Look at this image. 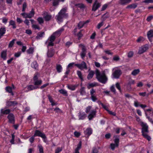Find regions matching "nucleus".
<instances>
[{
  "label": "nucleus",
  "instance_id": "1",
  "mask_svg": "<svg viewBox=\"0 0 153 153\" xmlns=\"http://www.w3.org/2000/svg\"><path fill=\"white\" fill-rule=\"evenodd\" d=\"M67 10V7L62 8L56 16V19L59 23L62 21L63 19L68 17V14L66 13Z\"/></svg>",
  "mask_w": 153,
  "mask_h": 153
},
{
  "label": "nucleus",
  "instance_id": "2",
  "mask_svg": "<svg viewBox=\"0 0 153 153\" xmlns=\"http://www.w3.org/2000/svg\"><path fill=\"white\" fill-rule=\"evenodd\" d=\"M105 70L102 71L101 73L98 70H96V75L98 80L100 82L105 83L106 82L107 78L105 74Z\"/></svg>",
  "mask_w": 153,
  "mask_h": 153
},
{
  "label": "nucleus",
  "instance_id": "3",
  "mask_svg": "<svg viewBox=\"0 0 153 153\" xmlns=\"http://www.w3.org/2000/svg\"><path fill=\"white\" fill-rule=\"evenodd\" d=\"M141 125L142 126V132L143 136L146 138V139L149 141H150L151 139V137L150 136H149L147 134L148 132V126L146 123L142 122L141 123Z\"/></svg>",
  "mask_w": 153,
  "mask_h": 153
},
{
  "label": "nucleus",
  "instance_id": "4",
  "mask_svg": "<svg viewBox=\"0 0 153 153\" xmlns=\"http://www.w3.org/2000/svg\"><path fill=\"white\" fill-rule=\"evenodd\" d=\"M85 111L86 113H89L88 118L89 120H91L96 115V111L95 109H92V107L88 106L86 108Z\"/></svg>",
  "mask_w": 153,
  "mask_h": 153
},
{
  "label": "nucleus",
  "instance_id": "5",
  "mask_svg": "<svg viewBox=\"0 0 153 153\" xmlns=\"http://www.w3.org/2000/svg\"><path fill=\"white\" fill-rule=\"evenodd\" d=\"M39 76V74L38 72L34 74L33 80L34 81V84L35 86H38H38L40 85L42 83V81L40 79H38Z\"/></svg>",
  "mask_w": 153,
  "mask_h": 153
},
{
  "label": "nucleus",
  "instance_id": "6",
  "mask_svg": "<svg viewBox=\"0 0 153 153\" xmlns=\"http://www.w3.org/2000/svg\"><path fill=\"white\" fill-rule=\"evenodd\" d=\"M114 71L112 75L114 78H118L122 74L121 70L118 69L117 68H115L113 69Z\"/></svg>",
  "mask_w": 153,
  "mask_h": 153
},
{
  "label": "nucleus",
  "instance_id": "7",
  "mask_svg": "<svg viewBox=\"0 0 153 153\" xmlns=\"http://www.w3.org/2000/svg\"><path fill=\"white\" fill-rule=\"evenodd\" d=\"M149 45L148 44L143 45L139 48L138 53L140 54H142L146 52L149 49Z\"/></svg>",
  "mask_w": 153,
  "mask_h": 153
},
{
  "label": "nucleus",
  "instance_id": "8",
  "mask_svg": "<svg viewBox=\"0 0 153 153\" xmlns=\"http://www.w3.org/2000/svg\"><path fill=\"white\" fill-rule=\"evenodd\" d=\"M56 37L53 34L46 42V43L48 44V46L53 45V42Z\"/></svg>",
  "mask_w": 153,
  "mask_h": 153
},
{
  "label": "nucleus",
  "instance_id": "9",
  "mask_svg": "<svg viewBox=\"0 0 153 153\" xmlns=\"http://www.w3.org/2000/svg\"><path fill=\"white\" fill-rule=\"evenodd\" d=\"M79 46L81 48L82 51L80 53V55L81 58L84 59L86 54V48L85 46L82 44H80L79 45Z\"/></svg>",
  "mask_w": 153,
  "mask_h": 153
},
{
  "label": "nucleus",
  "instance_id": "10",
  "mask_svg": "<svg viewBox=\"0 0 153 153\" xmlns=\"http://www.w3.org/2000/svg\"><path fill=\"white\" fill-rule=\"evenodd\" d=\"M115 143H111L110 144V147L111 149L114 150L116 147H118L119 144V138L117 137L114 140Z\"/></svg>",
  "mask_w": 153,
  "mask_h": 153
},
{
  "label": "nucleus",
  "instance_id": "11",
  "mask_svg": "<svg viewBox=\"0 0 153 153\" xmlns=\"http://www.w3.org/2000/svg\"><path fill=\"white\" fill-rule=\"evenodd\" d=\"M75 65L81 70L84 69H87V68L86 64L84 61L82 62L81 63L76 64H75Z\"/></svg>",
  "mask_w": 153,
  "mask_h": 153
},
{
  "label": "nucleus",
  "instance_id": "12",
  "mask_svg": "<svg viewBox=\"0 0 153 153\" xmlns=\"http://www.w3.org/2000/svg\"><path fill=\"white\" fill-rule=\"evenodd\" d=\"M34 136L40 137L43 139H45L46 138L45 134L39 130H36L35 131Z\"/></svg>",
  "mask_w": 153,
  "mask_h": 153
},
{
  "label": "nucleus",
  "instance_id": "13",
  "mask_svg": "<svg viewBox=\"0 0 153 153\" xmlns=\"http://www.w3.org/2000/svg\"><path fill=\"white\" fill-rule=\"evenodd\" d=\"M42 15L46 21H49L51 18V16L47 12H44Z\"/></svg>",
  "mask_w": 153,
  "mask_h": 153
},
{
  "label": "nucleus",
  "instance_id": "14",
  "mask_svg": "<svg viewBox=\"0 0 153 153\" xmlns=\"http://www.w3.org/2000/svg\"><path fill=\"white\" fill-rule=\"evenodd\" d=\"M89 22V21L88 20H87L85 21H83L80 22L78 25V27L80 29L84 26H86Z\"/></svg>",
  "mask_w": 153,
  "mask_h": 153
},
{
  "label": "nucleus",
  "instance_id": "15",
  "mask_svg": "<svg viewBox=\"0 0 153 153\" xmlns=\"http://www.w3.org/2000/svg\"><path fill=\"white\" fill-rule=\"evenodd\" d=\"M101 6L100 4L98 2L97 0H95L94 3L93 4L92 10L95 11Z\"/></svg>",
  "mask_w": 153,
  "mask_h": 153
},
{
  "label": "nucleus",
  "instance_id": "16",
  "mask_svg": "<svg viewBox=\"0 0 153 153\" xmlns=\"http://www.w3.org/2000/svg\"><path fill=\"white\" fill-rule=\"evenodd\" d=\"M7 118L9 120V122L11 123L14 124L15 122L14 116L13 114L10 113L8 114Z\"/></svg>",
  "mask_w": 153,
  "mask_h": 153
},
{
  "label": "nucleus",
  "instance_id": "17",
  "mask_svg": "<svg viewBox=\"0 0 153 153\" xmlns=\"http://www.w3.org/2000/svg\"><path fill=\"white\" fill-rule=\"evenodd\" d=\"M64 30V28L62 27L54 33L53 34L56 37H59L60 35L62 33Z\"/></svg>",
  "mask_w": 153,
  "mask_h": 153
},
{
  "label": "nucleus",
  "instance_id": "18",
  "mask_svg": "<svg viewBox=\"0 0 153 153\" xmlns=\"http://www.w3.org/2000/svg\"><path fill=\"white\" fill-rule=\"evenodd\" d=\"M132 0H119L118 1L119 4L123 5H126L130 3Z\"/></svg>",
  "mask_w": 153,
  "mask_h": 153
},
{
  "label": "nucleus",
  "instance_id": "19",
  "mask_svg": "<svg viewBox=\"0 0 153 153\" xmlns=\"http://www.w3.org/2000/svg\"><path fill=\"white\" fill-rule=\"evenodd\" d=\"M55 53V51L54 49H51L48 50L47 53V56L48 57H52Z\"/></svg>",
  "mask_w": 153,
  "mask_h": 153
},
{
  "label": "nucleus",
  "instance_id": "20",
  "mask_svg": "<svg viewBox=\"0 0 153 153\" xmlns=\"http://www.w3.org/2000/svg\"><path fill=\"white\" fill-rule=\"evenodd\" d=\"M79 120H83L86 117V115L84 112H80L78 114Z\"/></svg>",
  "mask_w": 153,
  "mask_h": 153
},
{
  "label": "nucleus",
  "instance_id": "21",
  "mask_svg": "<svg viewBox=\"0 0 153 153\" xmlns=\"http://www.w3.org/2000/svg\"><path fill=\"white\" fill-rule=\"evenodd\" d=\"M92 133V130L91 128H87L84 131V133L85 135L88 137Z\"/></svg>",
  "mask_w": 153,
  "mask_h": 153
},
{
  "label": "nucleus",
  "instance_id": "22",
  "mask_svg": "<svg viewBox=\"0 0 153 153\" xmlns=\"http://www.w3.org/2000/svg\"><path fill=\"white\" fill-rule=\"evenodd\" d=\"M17 104V103L16 101H8L6 102V105L8 107L13 106L14 105H16Z\"/></svg>",
  "mask_w": 153,
  "mask_h": 153
},
{
  "label": "nucleus",
  "instance_id": "23",
  "mask_svg": "<svg viewBox=\"0 0 153 153\" xmlns=\"http://www.w3.org/2000/svg\"><path fill=\"white\" fill-rule=\"evenodd\" d=\"M148 38L151 42H152L151 38L153 36V30H151L149 31L147 34Z\"/></svg>",
  "mask_w": 153,
  "mask_h": 153
},
{
  "label": "nucleus",
  "instance_id": "24",
  "mask_svg": "<svg viewBox=\"0 0 153 153\" xmlns=\"http://www.w3.org/2000/svg\"><path fill=\"white\" fill-rule=\"evenodd\" d=\"M31 67L37 70L38 68V65L36 61H33L31 64Z\"/></svg>",
  "mask_w": 153,
  "mask_h": 153
},
{
  "label": "nucleus",
  "instance_id": "25",
  "mask_svg": "<svg viewBox=\"0 0 153 153\" xmlns=\"http://www.w3.org/2000/svg\"><path fill=\"white\" fill-rule=\"evenodd\" d=\"M7 50H4L2 51L1 53V57L4 60H5L7 56Z\"/></svg>",
  "mask_w": 153,
  "mask_h": 153
},
{
  "label": "nucleus",
  "instance_id": "26",
  "mask_svg": "<svg viewBox=\"0 0 153 153\" xmlns=\"http://www.w3.org/2000/svg\"><path fill=\"white\" fill-rule=\"evenodd\" d=\"M26 88H27L29 91L38 88V86H34L32 85H30L27 86Z\"/></svg>",
  "mask_w": 153,
  "mask_h": 153
},
{
  "label": "nucleus",
  "instance_id": "27",
  "mask_svg": "<svg viewBox=\"0 0 153 153\" xmlns=\"http://www.w3.org/2000/svg\"><path fill=\"white\" fill-rule=\"evenodd\" d=\"M48 97L50 102L51 103L52 106H53L57 105V103L55 102L53 100L50 95H48Z\"/></svg>",
  "mask_w": 153,
  "mask_h": 153
},
{
  "label": "nucleus",
  "instance_id": "28",
  "mask_svg": "<svg viewBox=\"0 0 153 153\" xmlns=\"http://www.w3.org/2000/svg\"><path fill=\"white\" fill-rule=\"evenodd\" d=\"M94 74V71H90L88 75L87 79L89 80L91 79L93 77Z\"/></svg>",
  "mask_w": 153,
  "mask_h": 153
},
{
  "label": "nucleus",
  "instance_id": "29",
  "mask_svg": "<svg viewBox=\"0 0 153 153\" xmlns=\"http://www.w3.org/2000/svg\"><path fill=\"white\" fill-rule=\"evenodd\" d=\"M81 147V142H79L77 145L76 148V149L74 153H79V150Z\"/></svg>",
  "mask_w": 153,
  "mask_h": 153
},
{
  "label": "nucleus",
  "instance_id": "30",
  "mask_svg": "<svg viewBox=\"0 0 153 153\" xmlns=\"http://www.w3.org/2000/svg\"><path fill=\"white\" fill-rule=\"evenodd\" d=\"M59 91L60 94H62L65 96H68L67 91L65 89H60Z\"/></svg>",
  "mask_w": 153,
  "mask_h": 153
},
{
  "label": "nucleus",
  "instance_id": "31",
  "mask_svg": "<svg viewBox=\"0 0 153 153\" xmlns=\"http://www.w3.org/2000/svg\"><path fill=\"white\" fill-rule=\"evenodd\" d=\"M10 111L9 109H7L6 110H4L3 109H1V113L4 114H7L10 113Z\"/></svg>",
  "mask_w": 153,
  "mask_h": 153
},
{
  "label": "nucleus",
  "instance_id": "32",
  "mask_svg": "<svg viewBox=\"0 0 153 153\" xmlns=\"http://www.w3.org/2000/svg\"><path fill=\"white\" fill-rule=\"evenodd\" d=\"M77 85H68L67 87L68 89L71 90H74L77 87Z\"/></svg>",
  "mask_w": 153,
  "mask_h": 153
},
{
  "label": "nucleus",
  "instance_id": "33",
  "mask_svg": "<svg viewBox=\"0 0 153 153\" xmlns=\"http://www.w3.org/2000/svg\"><path fill=\"white\" fill-rule=\"evenodd\" d=\"M62 68L60 65L57 64L56 66V69L58 73L61 72L62 70Z\"/></svg>",
  "mask_w": 153,
  "mask_h": 153
},
{
  "label": "nucleus",
  "instance_id": "34",
  "mask_svg": "<svg viewBox=\"0 0 153 153\" xmlns=\"http://www.w3.org/2000/svg\"><path fill=\"white\" fill-rule=\"evenodd\" d=\"M137 6V4H132L128 5L126 7V8L135 9Z\"/></svg>",
  "mask_w": 153,
  "mask_h": 153
},
{
  "label": "nucleus",
  "instance_id": "35",
  "mask_svg": "<svg viewBox=\"0 0 153 153\" xmlns=\"http://www.w3.org/2000/svg\"><path fill=\"white\" fill-rule=\"evenodd\" d=\"M5 28H1L0 29V38L5 33Z\"/></svg>",
  "mask_w": 153,
  "mask_h": 153
},
{
  "label": "nucleus",
  "instance_id": "36",
  "mask_svg": "<svg viewBox=\"0 0 153 153\" xmlns=\"http://www.w3.org/2000/svg\"><path fill=\"white\" fill-rule=\"evenodd\" d=\"M11 25L13 28H16V26L15 24V22L12 20L10 21L9 22V26Z\"/></svg>",
  "mask_w": 153,
  "mask_h": 153
},
{
  "label": "nucleus",
  "instance_id": "37",
  "mask_svg": "<svg viewBox=\"0 0 153 153\" xmlns=\"http://www.w3.org/2000/svg\"><path fill=\"white\" fill-rule=\"evenodd\" d=\"M140 72L139 69H136L134 70L131 72V74L133 76H135L138 74Z\"/></svg>",
  "mask_w": 153,
  "mask_h": 153
},
{
  "label": "nucleus",
  "instance_id": "38",
  "mask_svg": "<svg viewBox=\"0 0 153 153\" xmlns=\"http://www.w3.org/2000/svg\"><path fill=\"white\" fill-rule=\"evenodd\" d=\"M12 88L10 86H7L6 87V91L9 93H11L12 95H13V93L12 91Z\"/></svg>",
  "mask_w": 153,
  "mask_h": 153
},
{
  "label": "nucleus",
  "instance_id": "39",
  "mask_svg": "<svg viewBox=\"0 0 153 153\" xmlns=\"http://www.w3.org/2000/svg\"><path fill=\"white\" fill-rule=\"evenodd\" d=\"M28 14L29 18H30L33 17L34 16L35 14V12L33 9H32L31 11Z\"/></svg>",
  "mask_w": 153,
  "mask_h": 153
},
{
  "label": "nucleus",
  "instance_id": "40",
  "mask_svg": "<svg viewBox=\"0 0 153 153\" xmlns=\"http://www.w3.org/2000/svg\"><path fill=\"white\" fill-rule=\"evenodd\" d=\"M77 74L79 77V78L82 81H83V79L82 77V74L81 73V72L80 71H77Z\"/></svg>",
  "mask_w": 153,
  "mask_h": 153
},
{
  "label": "nucleus",
  "instance_id": "41",
  "mask_svg": "<svg viewBox=\"0 0 153 153\" xmlns=\"http://www.w3.org/2000/svg\"><path fill=\"white\" fill-rule=\"evenodd\" d=\"M96 85V84L95 83H89L87 85V87L88 89H90L91 88L94 87Z\"/></svg>",
  "mask_w": 153,
  "mask_h": 153
},
{
  "label": "nucleus",
  "instance_id": "42",
  "mask_svg": "<svg viewBox=\"0 0 153 153\" xmlns=\"http://www.w3.org/2000/svg\"><path fill=\"white\" fill-rule=\"evenodd\" d=\"M37 21L40 24H43L44 22L43 19L42 17H38L37 19Z\"/></svg>",
  "mask_w": 153,
  "mask_h": 153
},
{
  "label": "nucleus",
  "instance_id": "43",
  "mask_svg": "<svg viewBox=\"0 0 153 153\" xmlns=\"http://www.w3.org/2000/svg\"><path fill=\"white\" fill-rule=\"evenodd\" d=\"M16 40V39H13L11 41L8 45V47L9 48H12L14 45L15 42Z\"/></svg>",
  "mask_w": 153,
  "mask_h": 153
},
{
  "label": "nucleus",
  "instance_id": "44",
  "mask_svg": "<svg viewBox=\"0 0 153 153\" xmlns=\"http://www.w3.org/2000/svg\"><path fill=\"white\" fill-rule=\"evenodd\" d=\"M80 93L81 95H84L85 94V88L84 87L81 88L80 89Z\"/></svg>",
  "mask_w": 153,
  "mask_h": 153
},
{
  "label": "nucleus",
  "instance_id": "45",
  "mask_svg": "<svg viewBox=\"0 0 153 153\" xmlns=\"http://www.w3.org/2000/svg\"><path fill=\"white\" fill-rule=\"evenodd\" d=\"M32 28L35 30L37 29L39 30H40V28L39 25L36 24H33L32 25Z\"/></svg>",
  "mask_w": 153,
  "mask_h": 153
},
{
  "label": "nucleus",
  "instance_id": "46",
  "mask_svg": "<svg viewBox=\"0 0 153 153\" xmlns=\"http://www.w3.org/2000/svg\"><path fill=\"white\" fill-rule=\"evenodd\" d=\"M145 40L144 38L142 37H140L137 39V42H143Z\"/></svg>",
  "mask_w": 153,
  "mask_h": 153
},
{
  "label": "nucleus",
  "instance_id": "47",
  "mask_svg": "<svg viewBox=\"0 0 153 153\" xmlns=\"http://www.w3.org/2000/svg\"><path fill=\"white\" fill-rule=\"evenodd\" d=\"M38 147L39 149V153H44L43 148L42 146L41 145H39L38 146Z\"/></svg>",
  "mask_w": 153,
  "mask_h": 153
},
{
  "label": "nucleus",
  "instance_id": "48",
  "mask_svg": "<svg viewBox=\"0 0 153 153\" xmlns=\"http://www.w3.org/2000/svg\"><path fill=\"white\" fill-rule=\"evenodd\" d=\"M27 51L28 54L33 53V49L32 48H30L27 50Z\"/></svg>",
  "mask_w": 153,
  "mask_h": 153
},
{
  "label": "nucleus",
  "instance_id": "49",
  "mask_svg": "<svg viewBox=\"0 0 153 153\" xmlns=\"http://www.w3.org/2000/svg\"><path fill=\"white\" fill-rule=\"evenodd\" d=\"M44 34L45 33L44 32H41L38 33L36 37L38 38L39 37H42Z\"/></svg>",
  "mask_w": 153,
  "mask_h": 153
},
{
  "label": "nucleus",
  "instance_id": "50",
  "mask_svg": "<svg viewBox=\"0 0 153 153\" xmlns=\"http://www.w3.org/2000/svg\"><path fill=\"white\" fill-rule=\"evenodd\" d=\"M75 6H77V7H79L80 8H84L85 7L84 5L82 4H76L75 5Z\"/></svg>",
  "mask_w": 153,
  "mask_h": 153
},
{
  "label": "nucleus",
  "instance_id": "51",
  "mask_svg": "<svg viewBox=\"0 0 153 153\" xmlns=\"http://www.w3.org/2000/svg\"><path fill=\"white\" fill-rule=\"evenodd\" d=\"M21 54V52L20 51H19L14 53V56L15 57L18 58L19 57Z\"/></svg>",
  "mask_w": 153,
  "mask_h": 153
},
{
  "label": "nucleus",
  "instance_id": "52",
  "mask_svg": "<svg viewBox=\"0 0 153 153\" xmlns=\"http://www.w3.org/2000/svg\"><path fill=\"white\" fill-rule=\"evenodd\" d=\"M110 90L111 91L114 93L115 94L116 92V90L114 86V85H112L110 88Z\"/></svg>",
  "mask_w": 153,
  "mask_h": 153
},
{
  "label": "nucleus",
  "instance_id": "53",
  "mask_svg": "<svg viewBox=\"0 0 153 153\" xmlns=\"http://www.w3.org/2000/svg\"><path fill=\"white\" fill-rule=\"evenodd\" d=\"M116 88L120 91L121 92V89L119 83L117 82L116 84Z\"/></svg>",
  "mask_w": 153,
  "mask_h": 153
},
{
  "label": "nucleus",
  "instance_id": "54",
  "mask_svg": "<svg viewBox=\"0 0 153 153\" xmlns=\"http://www.w3.org/2000/svg\"><path fill=\"white\" fill-rule=\"evenodd\" d=\"M27 7V5L26 3L25 2H24L22 6V11L23 12H24L25 10V9Z\"/></svg>",
  "mask_w": 153,
  "mask_h": 153
},
{
  "label": "nucleus",
  "instance_id": "55",
  "mask_svg": "<svg viewBox=\"0 0 153 153\" xmlns=\"http://www.w3.org/2000/svg\"><path fill=\"white\" fill-rule=\"evenodd\" d=\"M143 2L147 4L153 3V0H145Z\"/></svg>",
  "mask_w": 153,
  "mask_h": 153
},
{
  "label": "nucleus",
  "instance_id": "56",
  "mask_svg": "<svg viewBox=\"0 0 153 153\" xmlns=\"http://www.w3.org/2000/svg\"><path fill=\"white\" fill-rule=\"evenodd\" d=\"M15 137V135L13 134H12V139L10 140V142L12 144H14V140Z\"/></svg>",
  "mask_w": 153,
  "mask_h": 153
},
{
  "label": "nucleus",
  "instance_id": "57",
  "mask_svg": "<svg viewBox=\"0 0 153 153\" xmlns=\"http://www.w3.org/2000/svg\"><path fill=\"white\" fill-rule=\"evenodd\" d=\"M134 53L132 51H129L128 54V56L129 58L131 57L133 55Z\"/></svg>",
  "mask_w": 153,
  "mask_h": 153
},
{
  "label": "nucleus",
  "instance_id": "58",
  "mask_svg": "<svg viewBox=\"0 0 153 153\" xmlns=\"http://www.w3.org/2000/svg\"><path fill=\"white\" fill-rule=\"evenodd\" d=\"M21 15L25 18H29L28 14L27 13H22L21 14Z\"/></svg>",
  "mask_w": 153,
  "mask_h": 153
},
{
  "label": "nucleus",
  "instance_id": "59",
  "mask_svg": "<svg viewBox=\"0 0 153 153\" xmlns=\"http://www.w3.org/2000/svg\"><path fill=\"white\" fill-rule=\"evenodd\" d=\"M62 150L61 148L58 147L55 150V153H59Z\"/></svg>",
  "mask_w": 153,
  "mask_h": 153
},
{
  "label": "nucleus",
  "instance_id": "60",
  "mask_svg": "<svg viewBox=\"0 0 153 153\" xmlns=\"http://www.w3.org/2000/svg\"><path fill=\"white\" fill-rule=\"evenodd\" d=\"M104 24L103 22H100L99 23L97 26V28L98 29H100V28Z\"/></svg>",
  "mask_w": 153,
  "mask_h": 153
},
{
  "label": "nucleus",
  "instance_id": "61",
  "mask_svg": "<svg viewBox=\"0 0 153 153\" xmlns=\"http://www.w3.org/2000/svg\"><path fill=\"white\" fill-rule=\"evenodd\" d=\"M91 98L93 102H96L97 100L96 96L95 95H93L91 96Z\"/></svg>",
  "mask_w": 153,
  "mask_h": 153
},
{
  "label": "nucleus",
  "instance_id": "62",
  "mask_svg": "<svg viewBox=\"0 0 153 153\" xmlns=\"http://www.w3.org/2000/svg\"><path fill=\"white\" fill-rule=\"evenodd\" d=\"M2 22L5 24H6L7 22L8 19L5 17H3L2 19Z\"/></svg>",
  "mask_w": 153,
  "mask_h": 153
},
{
  "label": "nucleus",
  "instance_id": "63",
  "mask_svg": "<svg viewBox=\"0 0 153 153\" xmlns=\"http://www.w3.org/2000/svg\"><path fill=\"white\" fill-rule=\"evenodd\" d=\"M98 149L96 148H93L92 149L91 153H98Z\"/></svg>",
  "mask_w": 153,
  "mask_h": 153
},
{
  "label": "nucleus",
  "instance_id": "64",
  "mask_svg": "<svg viewBox=\"0 0 153 153\" xmlns=\"http://www.w3.org/2000/svg\"><path fill=\"white\" fill-rule=\"evenodd\" d=\"M153 19V16L151 15L149 16H148L146 19V20L148 22L150 21L152 19Z\"/></svg>",
  "mask_w": 153,
  "mask_h": 153
}]
</instances>
